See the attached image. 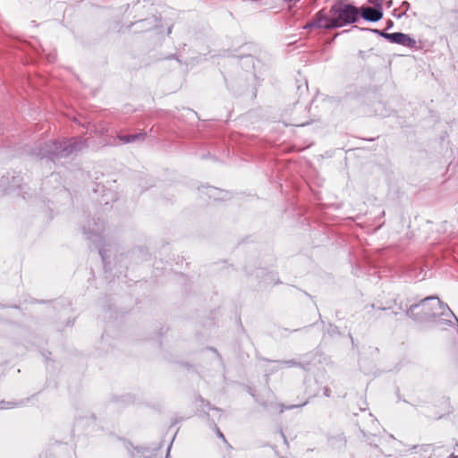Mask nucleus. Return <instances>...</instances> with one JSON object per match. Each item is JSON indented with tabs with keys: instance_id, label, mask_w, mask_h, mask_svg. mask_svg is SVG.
I'll return each mask as SVG.
<instances>
[{
	"instance_id": "39448f33",
	"label": "nucleus",
	"mask_w": 458,
	"mask_h": 458,
	"mask_svg": "<svg viewBox=\"0 0 458 458\" xmlns=\"http://www.w3.org/2000/svg\"><path fill=\"white\" fill-rule=\"evenodd\" d=\"M360 15H361V17L366 21L376 22L381 20L383 13L379 9L372 7H361Z\"/></svg>"
},
{
	"instance_id": "ddd939ff",
	"label": "nucleus",
	"mask_w": 458,
	"mask_h": 458,
	"mask_svg": "<svg viewBox=\"0 0 458 458\" xmlns=\"http://www.w3.org/2000/svg\"><path fill=\"white\" fill-rule=\"evenodd\" d=\"M449 458H458V455H454V454H450Z\"/></svg>"
},
{
	"instance_id": "f257e3e1",
	"label": "nucleus",
	"mask_w": 458,
	"mask_h": 458,
	"mask_svg": "<svg viewBox=\"0 0 458 458\" xmlns=\"http://www.w3.org/2000/svg\"><path fill=\"white\" fill-rule=\"evenodd\" d=\"M360 18V9L343 2L335 3L330 9L319 11L307 28L317 27L325 30L342 28L356 22Z\"/></svg>"
},
{
	"instance_id": "423d86ee",
	"label": "nucleus",
	"mask_w": 458,
	"mask_h": 458,
	"mask_svg": "<svg viewBox=\"0 0 458 458\" xmlns=\"http://www.w3.org/2000/svg\"><path fill=\"white\" fill-rule=\"evenodd\" d=\"M144 138L145 134L143 133L119 136L120 140L123 143H131L136 140H143Z\"/></svg>"
},
{
	"instance_id": "dca6fc26",
	"label": "nucleus",
	"mask_w": 458,
	"mask_h": 458,
	"mask_svg": "<svg viewBox=\"0 0 458 458\" xmlns=\"http://www.w3.org/2000/svg\"><path fill=\"white\" fill-rule=\"evenodd\" d=\"M294 407H297V405H292L289 408L292 409V408H294Z\"/></svg>"
},
{
	"instance_id": "f03ea898",
	"label": "nucleus",
	"mask_w": 458,
	"mask_h": 458,
	"mask_svg": "<svg viewBox=\"0 0 458 458\" xmlns=\"http://www.w3.org/2000/svg\"><path fill=\"white\" fill-rule=\"evenodd\" d=\"M416 310L421 312L420 319H436L438 324L446 325L452 322L451 318H454L458 323V318L450 308L437 297H428L420 303L412 305L407 310V316L412 317Z\"/></svg>"
},
{
	"instance_id": "2eb2a0df",
	"label": "nucleus",
	"mask_w": 458,
	"mask_h": 458,
	"mask_svg": "<svg viewBox=\"0 0 458 458\" xmlns=\"http://www.w3.org/2000/svg\"><path fill=\"white\" fill-rule=\"evenodd\" d=\"M286 363L288 366H292L293 364V361H287Z\"/></svg>"
},
{
	"instance_id": "9d476101",
	"label": "nucleus",
	"mask_w": 458,
	"mask_h": 458,
	"mask_svg": "<svg viewBox=\"0 0 458 458\" xmlns=\"http://www.w3.org/2000/svg\"><path fill=\"white\" fill-rule=\"evenodd\" d=\"M217 435L220 438L224 439L225 440V437L223 435V433H221L219 430L217 431Z\"/></svg>"
},
{
	"instance_id": "20e7f679",
	"label": "nucleus",
	"mask_w": 458,
	"mask_h": 458,
	"mask_svg": "<svg viewBox=\"0 0 458 458\" xmlns=\"http://www.w3.org/2000/svg\"><path fill=\"white\" fill-rule=\"evenodd\" d=\"M373 32L377 33L384 38L387 39L391 43L398 44L410 48L416 47V40L410 37L408 34L402 32L386 33L378 30H371Z\"/></svg>"
},
{
	"instance_id": "7ed1b4c3",
	"label": "nucleus",
	"mask_w": 458,
	"mask_h": 458,
	"mask_svg": "<svg viewBox=\"0 0 458 458\" xmlns=\"http://www.w3.org/2000/svg\"><path fill=\"white\" fill-rule=\"evenodd\" d=\"M83 144L81 140H78L64 142L55 141L47 147V149H40L38 155L54 160L55 158L67 157L74 151L81 150Z\"/></svg>"
},
{
	"instance_id": "4468645a",
	"label": "nucleus",
	"mask_w": 458,
	"mask_h": 458,
	"mask_svg": "<svg viewBox=\"0 0 458 458\" xmlns=\"http://www.w3.org/2000/svg\"><path fill=\"white\" fill-rule=\"evenodd\" d=\"M99 254L101 255V257H102L103 259H105V258H104V252H103V250H99Z\"/></svg>"
},
{
	"instance_id": "6e6552de",
	"label": "nucleus",
	"mask_w": 458,
	"mask_h": 458,
	"mask_svg": "<svg viewBox=\"0 0 458 458\" xmlns=\"http://www.w3.org/2000/svg\"><path fill=\"white\" fill-rule=\"evenodd\" d=\"M207 194L209 198H211L215 200L224 199V197L221 196L223 194V191H221L219 189H216L214 187H208Z\"/></svg>"
},
{
	"instance_id": "9b49d317",
	"label": "nucleus",
	"mask_w": 458,
	"mask_h": 458,
	"mask_svg": "<svg viewBox=\"0 0 458 458\" xmlns=\"http://www.w3.org/2000/svg\"><path fill=\"white\" fill-rule=\"evenodd\" d=\"M12 406L11 405H7V406H4V405H1L0 406V409H8V408H11Z\"/></svg>"
},
{
	"instance_id": "f3484780",
	"label": "nucleus",
	"mask_w": 458,
	"mask_h": 458,
	"mask_svg": "<svg viewBox=\"0 0 458 458\" xmlns=\"http://www.w3.org/2000/svg\"><path fill=\"white\" fill-rule=\"evenodd\" d=\"M419 313H420V314H421V312H420V310H419ZM415 315H418V312H415Z\"/></svg>"
},
{
	"instance_id": "1a4fd4ad",
	"label": "nucleus",
	"mask_w": 458,
	"mask_h": 458,
	"mask_svg": "<svg viewBox=\"0 0 458 458\" xmlns=\"http://www.w3.org/2000/svg\"><path fill=\"white\" fill-rule=\"evenodd\" d=\"M103 229V225H98L97 223H94V227L91 228V225L89 224L88 227H84V233L85 234H98Z\"/></svg>"
},
{
	"instance_id": "0eeeda50",
	"label": "nucleus",
	"mask_w": 458,
	"mask_h": 458,
	"mask_svg": "<svg viewBox=\"0 0 458 458\" xmlns=\"http://www.w3.org/2000/svg\"><path fill=\"white\" fill-rule=\"evenodd\" d=\"M411 458H430V447H420L419 451H415L411 454Z\"/></svg>"
},
{
	"instance_id": "f8f14e48",
	"label": "nucleus",
	"mask_w": 458,
	"mask_h": 458,
	"mask_svg": "<svg viewBox=\"0 0 458 458\" xmlns=\"http://www.w3.org/2000/svg\"><path fill=\"white\" fill-rule=\"evenodd\" d=\"M306 123H296V125H298V126H303V125H305Z\"/></svg>"
}]
</instances>
